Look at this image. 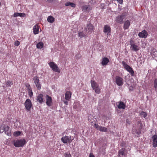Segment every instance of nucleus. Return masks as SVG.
Listing matches in <instances>:
<instances>
[{
  "instance_id": "1",
  "label": "nucleus",
  "mask_w": 157,
  "mask_h": 157,
  "mask_svg": "<svg viewBox=\"0 0 157 157\" xmlns=\"http://www.w3.org/2000/svg\"><path fill=\"white\" fill-rule=\"evenodd\" d=\"M95 29L94 26L92 24L89 23L87 24L86 26L84 28V30L87 34H90Z\"/></svg>"
},
{
  "instance_id": "2",
  "label": "nucleus",
  "mask_w": 157,
  "mask_h": 157,
  "mask_svg": "<svg viewBox=\"0 0 157 157\" xmlns=\"http://www.w3.org/2000/svg\"><path fill=\"white\" fill-rule=\"evenodd\" d=\"M91 86L93 90L95 91V92L98 94L100 93V89L97 83L94 81H91Z\"/></svg>"
},
{
  "instance_id": "3",
  "label": "nucleus",
  "mask_w": 157,
  "mask_h": 157,
  "mask_svg": "<svg viewBox=\"0 0 157 157\" xmlns=\"http://www.w3.org/2000/svg\"><path fill=\"white\" fill-rule=\"evenodd\" d=\"M142 128V124L140 121H138L136 125V127L134 126L132 128L133 130H135V132L138 134H140L141 132V129Z\"/></svg>"
},
{
  "instance_id": "4",
  "label": "nucleus",
  "mask_w": 157,
  "mask_h": 157,
  "mask_svg": "<svg viewBox=\"0 0 157 157\" xmlns=\"http://www.w3.org/2000/svg\"><path fill=\"white\" fill-rule=\"evenodd\" d=\"M75 138L74 136H63L61 139L62 141L64 144H67L68 142L70 143Z\"/></svg>"
},
{
  "instance_id": "5",
  "label": "nucleus",
  "mask_w": 157,
  "mask_h": 157,
  "mask_svg": "<svg viewBox=\"0 0 157 157\" xmlns=\"http://www.w3.org/2000/svg\"><path fill=\"white\" fill-rule=\"evenodd\" d=\"M26 141L25 139L17 140L13 141L14 145L16 147H23Z\"/></svg>"
},
{
  "instance_id": "6",
  "label": "nucleus",
  "mask_w": 157,
  "mask_h": 157,
  "mask_svg": "<svg viewBox=\"0 0 157 157\" xmlns=\"http://www.w3.org/2000/svg\"><path fill=\"white\" fill-rule=\"evenodd\" d=\"M122 64L126 70L129 72L132 76H133L134 72L132 68L129 66L127 65L124 61L122 62Z\"/></svg>"
},
{
  "instance_id": "7",
  "label": "nucleus",
  "mask_w": 157,
  "mask_h": 157,
  "mask_svg": "<svg viewBox=\"0 0 157 157\" xmlns=\"http://www.w3.org/2000/svg\"><path fill=\"white\" fill-rule=\"evenodd\" d=\"M25 107L28 111L30 110L32 106V104L31 100L29 99H27L25 102Z\"/></svg>"
},
{
  "instance_id": "8",
  "label": "nucleus",
  "mask_w": 157,
  "mask_h": 157,
  "mask_svg": "<svg viewBox=\"0 0 157 157\" xmlns=\"http://www.w3.org/2000/svg\"><path fill=\"white\" fill-rule=\"evenodd\" d=\"M50 67L52 70L56 72L60 73V70L59 69L57 65L53 62H50L48 63Z\"/></svg>"
},
{
  "instance_id": "9",
  "label": "nucleus",
  "mask_w": 157,
  "mask_h": 157,
  "mask_svg": "<svg viewBox=\"0 0 157 157\" xmlns=\"http://www.w3.org/2000/svg\"><path fill=\"white\" fill-rule=\"evenodd\" d=\"M125 17V15L124 13H123L121 15L117 16L116 18V22L120 24L123 23V20Z\"/></svg>"
},
{
  "instance_id": "10",
  "label": "nucleus",
  "mask_w": 157,
  "mask_h": 157,
  "mask_svg": "<svg viewBox=\"0 0 157 157\" xmlns=\"http://www.w3.org/2000/svg\"><path fill=\"white\" fill-rule=\"evenodd\" d=\"M33 80L37 88L38 89H40L41 88V86L38 77L37 76H34L33 78Z\"/></svg>"
},
{
  "instance_id": "11",
  "label": "nucleus",
  "mask_w": 157,
  "mask_h": 157,
  "mask_svg": "<svg viewBox=\"0 0 157 157\" xmlns=\"http://www.w3.org/2000/svg\"><path fill=\"white\" fill-rule=\"evenodd\" d=\"M117 84L118 86H121L123 85V79L119 76H116L115 78Z\"/></svg>"
},
{
  "instance_id": "12",
  "label": "nucleus",
  "mask_w": 157,
  "mask_h": 157,
  "mask_svg": "<svg viewBox=\"0 0 157 157\" xmlns=\"http://www.w3.org/2000/svg\"><path fill=\"white\" fill-rule=\"evenodd\" d=\"M46 104L49 106L52 105V99L51 97L49 96L48 95H47L46 96Z\"/></svg>"
},
{
  "instance_id": "13",
  "label": "nucleus",
  "mask_w": 157,
  "mask_h": 157,
  "mask_svg": "<svg viewBox=\"0 0 157 157\" xmlns=\"http://www.w3.org/2000/svg\"><path fill=\"white\" fill-rule=\"evenodd\" d=\"M111 28L108 25H105L103 28V32L107 34V35L109 34L111 32Z\"/></svg>"
},
{
  "instance_id": "14",
  "label": "nucleus",
  "mask_w": 157,
  "mask_h": 157,
  "mask_svg": "<svg viewBox=\"0 0 157 157\" xmlns=\"http://www.w3.org/2000/svg\"><path fill=\"white\" fill-rule=\"evenodd\" d=\"M138 36L141 38H146L147 35V33L145 30H143L139 33Z\"/></svg>"
},
{
  "instance_id": "15",
  "label": "nucleus",
  "mask_w": 157,
  "mask_h": 157,
  "mask_svg": "<svg viewBox=\"0 0 157 157\" xmlns=\"http://www.w3.org/2000/svg\"><path fill=\"white\" fill-rule=\"evenodd\" d=\"M153 140V146L154 147H157V135H154L152 137Z\"/></svg>"
},
{
  "instance_id": "16",
  "label": "nucleus",
  "mask_w": 157,
  "mask_h": 157,
  "mask_svg": "<svg viewBox=\"0 0 157 157\" xmlns=\"http://www.w3.org/2000/svg\"><path fill=\"white\" fill-rule=\"evenodd\" d=\"M126 150L125 148H121L118 152V157H121V156H125Z\"/></svg>"
},
{
  "instance_id": "17",
  "label": "nucleus",
  "mask_w": 157,
  "mask_h": 157,
  "mask_svg": "<svg viewBox=\"0 0 157 157\" xmlns=\"http://www.w3.org/2000/svg\"><path fill=\"white\" fill-rule=\"evenodd\" d=\"M82 10L84 11L89 12L91 10V7L90 5H86L82 7Z\"/></svg>"
},
{
  "instance_id": "18",
  "label": "nucleus",
  "mask_w": 157,
  "mask_h": 157,
  "mask_svg": "<svg viewBox=\"0 0 157 157\" xmlns=\"http://www.w3.org/2000/svg\"><path fill=\"white\" fill-rule=\"evenodd\" d=\"M65 95V98L66 100L69 101L71 98V93L70 91H67L66 92Z\"/></svg>"
},
{
  "instance_id": "19",
  "label": "nucleus",
  "mask_w": 157,
  "mask_h": 157,
  "mask_svg": "<svg viewBox=\"0 0 157 157\" xmlns=\"http://www.w3.org/2000/svg\"><path fill=\"white\" fill-rule=\"evenodd\" d=\"M4 131H5V134L8 136H10L11 132L9 127L8 126L5 127V130Z\"/></svg>"
},
{
  "instance_id": "20",
  "label": "nucleus",
  "mask_w": 157,
  "mask_h": 157,
  "mask_svg": "<svg viewBox=\"0 0 157 157\" xmlns=\"http://www.w3.org/2000/svg\"><path fill=\"white\" fill-rule=\"evenodd\" d=\"M109 62V60L108 58L106 57H104L102 59L101 63L102 65L105 66Z\"/></svg>"
},
{
  "instance_id": "21",
  "label": "nucleus",
  "mask_w": 157,
  "mask_h": 157,
  "mask_svg": "<svg viewBox=\"0 0 157 157\" xmlns=\"http://www.w3.org/2000/svg\"><path fill=\"white\" fill-rule=\"evenodd\" d=\"M43 95L42 94H39L37 97V101L40 103H42L43 102Z\"/></svg>"
},
{
  "instance_id": "22",
  "label": "nucleus",
  "mask_w": 157,
  "mask_h": 157,
  "mask_svg": "<svg viewBox=\"0 0 157 157\" xmlns=\"http://www.w3.org/2000/svg\"><path fill=\"white\" fill-rule=\"evenodd\" d=\"M87 35V33L84 30L82 32H80L78 33V36L80 38H82L85 37Z\"/></svg>"
},
{
  "instance_id": "23",
  "label": "nucleus",
  "mask_w": 157,
  "mask_h": 157,
  "mask_svg": "<svg viewBox=\"0 0 157 157\" xmlns=\"http://www.w3.org/2000/svg\"><path fill=\"white\" fill-rule=\"evenodd\" d=\"M126 106L124 103L122 101L119 102V104L117 105L118 108L119 109H124Z\"/></svg>"
},
{
  "instance_id": "24",
  "label": "nucleus",
  "mask_w": 157,
  "mask_h": 157,
  "mask_svg": "<svg viewBox=\"0 0 157 157\" xmlns=\"http://www.w3.org/2000/svg\"><path fill=\"white\" fill-rule=\"evenodd\" d=\"M26 16V14L24 13H15L13 14V17H16L17 16L20 17H25Z\"/></svg>"
},
{
  "instance_id": "25",
  "label": "nucleus",
  "mask_w": 157,
  "mask_h": 157,
  "mask_svg": "<svg viewBox=\"0 0 157 157\" xmlns=\"http://www.w3.org/2000/svg\"><path fill=\"white\" fill-rule=\"evenodd\" d=\"M130 24V22L129 21L127 20L126 21L124 24V28L125 29H128L129 27Z\"/></svg>"
},
{
  "instance_id": "26",
  "label": "nucleus",
  "mask_w": 157,
  "mask_h": 157,
  "mask_svg": "<svg viewBox=\"0 0 157 157\" xmlns=\"http://www.w3.org/2000/svg\"><path fill=\"white\" fill-rule=\"evenodd\" d=\"M33 33L35 34H36L39 33V27L37 25L34 26L33 28Z\"/></svg>"
},
{
  "instance_id": "27",
  "label": "nucleus",
  "mask_w": 157,
  "mask_h": 157,
  "mask_svg": "<svg viewBox=\"0 0 157 157\" xmlns=\"http://www.w3.org/2000/svg\"><path fill=\"white\" fill-rule=\"evenodd\" d=\"M47 21L48 22L52 23L54 21L55 18L53 17L50 16L48 17Z\"/></svg>"
},
{
  "instance_id": "28",
  "label": "nucleus",
  "mask_w": 157,
  "mask_h": 157,
  "mask_svg": "<svg viewBox=\"0 0 157 157\" xmlns=\"http://www.w3.org/2000/svg\"><path fill=\"white\" fill-rule=\"evenodd\" d=\"M132 48V50L135 51H137L139 50L138 48V47L137 45H135V44H132L130 47Z\"/></svg>"
},
{
  "instance_id": "29",
  "label": "nucleus",
  "mask_w": 157,
  "mask_h": 157,
  "mask_svg": "<svg viewBox=\"0 0 157 157\" xmlns=\"http://www.w3.org/2000/svg\"><path fill=\"white\" fill-rule=\"evenodd\" d=\"M44 44L42 42H40L36 44V47L38 48H41L43 47Z\"/></svg>"
},
{
  "instance_id": "30",
  "label": "nucleus",
  "mask_w": 157,
  "mask_h": 157,
  "mask_svg": "<svg viewBox=\"0 0 157 157\" xmlns=\"http://www.w3.org/2000/svg\"><path fill=\"white\" fill-rule=\"evenodd\" d=\"M98 130L101 131L106 132L107 131V129L105 127L101 126Z\"/></svg>"
},
{
  "instance_id": "31",
  "label": "nucleus",
  "mask_w": 157,
  "mask_h": 157,
  "mask_svg": "<svg viewBox=\"0 0 157 157\" xmlns=\"http://www.w3.org/2000/svg\"><path fill=\"white\" fill-rule=\"evenodd\" d=\"M28 91L29 94V96L31 97L33 95V93L32 90L31 88H29L28 89Z\"/></svg>"
},
{
  "instance_id": "32",
  "label": "nucleus",
  "mask_w": 157,
  "mask_h": 157,
  "mask_svg": "<svg viewBox=\"0 0 157 157\" xmlns=\"http://www.w3.org/2000/svg\"><path fill=\"white\" fill-rule=\"evenodd\" d=\"M6 86H8L10 87L11 86L13 85V83L12 82L8 81L6 82Z\"/></svg>"
},
{
  "instance_id": "33",
  "label": "nucleus",
  "mask_w": 157,
  "mask_h": 157,
  "mask_svg": "<svg viewBox=\"0 0 157 157\" xmlns=\"http://www.w3.org/2000/svg\"><path fill=\"white\" fill-rule=\"evenodd\" d=\"M21 132L20 131L15 132L13 133V135L15 136H17L20 135Z\"/></svg>"
},
{
  "instance_id": "34",
  "label": "nucleus",
  "mask_w": 157,
  "mask_h": 157,
  "mask_svg": "<svg viewBox=\"0 0 157 157\" xmlns=\"http://www.w3.org/2000/svg\"><path fill=\"white\" fill-rule=\"evenodd\" d=\"M140 116H142L144 117V118H145V117L147 116V114L144 111L142 112L140 114Z\"/></svg>"
},
{
  "instance_id": "35",
  "label": "nucleus",
  "mask_w": 157,
  "mask_h": 157,
  "mask_svg": "<svg viewBox=\"0 0 157 157\" xmlns=\"http://www.w3.org/2000/svg\"><path fill=\"white\" fill-rule=\"evenodd\" d=\"M154 84L155 88V89H157V79H155L154 80Z\"/></svg>"
},
{
  "instance_id": "36",
  "label": "nucleus",
  "mask_w": 157,
  "mask_h": 157,
  "mask_svg": "<svg viewBox=\"0 0 157 157\" xmlns=\"http://www.w3.org/2000/svg\"><path fill=\"white\" fill-rule=\"evenodd\" d=\"M5 130V127L1 126L0 127V133H2Z\"/></svg>"
},
{
  "instance_id": "37",
  "label": "nucleus",
  "mask_w": 157,
  "mask_h": 157,
  "mask_svg": "<svg viewBox=\"0 0 157 157\" xmlns=\"http://www.w3.org/2000/svg\"><path fill=\"white\" fill-rule=\"evenodd\" d=\"M94 127L97 129L99 130L101 126H99L98 124H94Z\"/></svg>"
},
{
  "instance_id": "38",
  "label": "nucleus",
  "mask_w": 157,
  "mask_h": 157,
  "mask_svg": "<svg viewBox=\"0 0 157 157\" xmlns=\"http://www.w3.org/2000/svg\"><path fill=\"white\" fill-rule=\"evenodd\" d=\"M64 155L66 157H71V155L70 153H65L64 154Z\"/></svg>"
},
{
  "instance_id": "39",
  "label": "nucleus",
  "mask_w": 157,
  "mask_h": 157,
  "mask_svg": "<svg viewBox=\"0 0 157 157\" xmlns=\"http://www.w3.org/2000/svg\"><path fill=\"white\" fill-rule=\"evenodd\" d=\"M75 57L77 59H79L81 58V55L80 54H78L76 55Z\"/></svg>"
},
{
  "instance_id": "40",
  "label": "nucleus",
  "mask_w": 157,
  "mask_h": 157,
  "mask_svg": "<svg viewBox=\"0 0 157 157\" xmlns=\"http://www.w3.org/2000/svg\"><path fill=\"white\" fill-rule=\"evenodd\" d=\"M20 44V42L18 40H17L14 42V44L16 46H18Z\"/></svg>"
},
{
  "instance_id": "41",
  "label": "nucleus",
  "mask_w": 157,
  "mask_h": 157,
  "mask_svg": "<svg viewBox=\"0 0 157 157\" xmlns=\"http://www.w3.org/2000/svg\"><path fill=\"white\" fill-rule=\"evenodd\" d=\"M70 6H71L72 7H75V5L72 3L71 2Z\"/></svg>"
},
{
  "instance_id": "42",
  "label": "nucleus",
  "mask_w": 157,
  "mask_h": 157,
  "mask_svg": "<svg viewBox=\"0 0 157 157\" xmlns=\"http://www.w3.org/2000/svg\"><path fill=\"white\" fill-rule=\"evenodd\" d=\"M70 3H71V2H67V3H65V5L66 6H69L70 5V4H71Z\"/></svg>"
},
{
  "instance_id": "43",
  "label": "nucleus",
  "mask_w": 157,
  "mask_h": 157,
  "mask_svg": "<svg viewBox=\"0 0 157 157\" xmlns=\"http://www.w3.org/2000/svg\"><path fill=\"white\" fill-rule=\"evenodd\" d=\"M67 100H66L65 101V100H63V102L66 105H68V102L67 101Z\"/></svg>"
},
{
  "instance_id": "44",
  "label": "nucleus",
  "mask_w": 157,
  "mask_h": 157,
  "mask_svg": "<svg viewBox=\"0 0 157 157\" xmlns=\"http://www.w3.org/2000/svg\"><path fill=\"white\" fill-rule=\"evenodd\" d=\"M126 123L127 124H130V122L129 121L128 119H126Z\"/></svg>"
},
{
  "instance_id": "45",
  "label": "nucleus",
  "mask_w": 157,
  "mask_h": 157,
  "mask_svg": "<svg viewBox=\"0 0 157 157\" xmlns=\"http://www.w3.org/2000/svg\"><path fill=\"white\" fill-rule=\"evenodd\" d=\"M89 157H95L93 154L91 153L90 154Z\"/></svg>"
},
{
  "instance_id": "46",
  "label": "nucleus",
  "mask_w": 157,
  "mask_h": 157,
  "mask_svg": "<svg viewBox=\"0 0 157 157\" xmlns=\"http://www.w3.org/2000/svg\"><path fill=\"white\" fill-rule=\"evenodd\" d=\"M130 44L131 46L132 44H132H134L133 43V41L132 40H130Z\"/></svg>"
},
{
  "instance_id": "47",
  "label": "nucleus",
  "mask_w": 157,
  "mask_h": 157,
  "mask_svg": "<svg viewBox=\"0 0 157 157\" xmlns=\"http://www.w3.org/2000/svg\"><path fill=\"white\" fill-rule=\"evenodd\" d=\"M26 87H27V89L29 88H31L30 87V85L29 84H28L26 86Z\"/></svg>"
},
{
  "instance_id": "48",
  "label": "nucleus",
  "mask_w": 157,
  "mask_h": 157,
  "mask_svg": "<svg viewBox=\"0 0 157 157\" xmlns=\"http://www.w3.org/2000/svg\"><path fill=\"white\" fill-rule=\"evenodd\" d=\"M2 49L0 48V53L1 52Z\"/></svg>"
},
{
  "instance_id": "49",
  "label": "nucleus",
  "mask_w": 157,
  "mask_h": 157,
  "mask_svg": "<svg viewBox=\"0 0 157 157\" xmlns=\"http://www.w3.org/2000/svg\"><path fill=\"white\" fill-rule=\"evenodd\" d=\"M1 5V2H0V6Z\"/></svg>"
}]
</instances>
